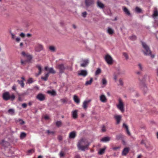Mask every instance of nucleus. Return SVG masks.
Returning <instances> with one entry per match:
<instances>
[{
  "label": "nucleus",
  "mask_w": 158,
  "mask_h": 158,
  "mask_svg": "<svg viewBox=\"0 0 158 158\" xmlns=\"http://www.w3.org/2000/svg\"><path fill=\"white\" fill-rule=\"evenodd\" d=\"M90 143V142L86 139H82L79 141L77 147L78 149L82 151H85L86 150L88 149Z\"/></svg>",
  "instance_id": "obj_1"
},
{
  "label": "nucleus",
  "mask_w": 158,
  "mask_h": 158,
  "mask_svg": "<svg viewBox=\"0 0 158 158\" xmlns=\"http://www.w3.org/2000/svg\"><path fill=\"white\" fill-rule=\"evenodd\" d=\"M142 44L144 49L143 51L144 55L146 56H150L152 58H154L155 56L152 54V51L149 46L145 43L143 42H142Z\"/></svg>",
  "instance_id": "obj_2"
},
{
  "label": "nucleus",
  "mask_w": 158,
  "mask_h": 158,
  "mask_svg": "<svg viewBox=\"0 0 158 158\" xmlns=\"http://www.w3.org/2000/svg\"><path fill=\"white\" fill-rule=\"evenodd\" d=\"M2 98L4 100L6 101L9 100L13 101L15 98V96L14 94H12L10 95L9 92H6L3 93Z\"/></svg>",
  "instance_id": "obj_3"
},
{
  "label": "nucleus",
  "mask_w": 158,
  "mask_h": 158,
  "mask_svg": "<svg viewBox=\"0 0 158 158\" xmlns=\"http://www.w3.org/2000/svg\"><path fill=\"white\" fill-rule=\"evenodd\" d=\"M117 108L122 113L124 111L123 103L121 99H118V104L117 105Z\"/></svg>",
  "instance_id": "obj_4"
},
{
  "label": "nucleus",
  "mask_w": 158,
  "mask_h": 158,
  "mask_svg": "<svg viewBox=\"0 0 158 158\" xmlns=\"http://www.w3.org/2000/svg\"><path fill=\"white\" fill-rule=\"evenodd\" d=\"M105 60L109 64H112L113 63V60L112 57L109 55L107 54L105 56Z\"/></svg>",
  "instance_id": "obj_5"
},
{
  "label": "nucleus",
  "mask_w": 158,
  "mask_h": 158,
  "mask_svg": "<svg viewBox=\"0 0 158 158\" xmlns=\"http://www.w3.org/2000/svg\"><path fill=\"white\" fill-rule=\"evenodd\" d=\"M21 54L22 55L25 57L27 58V60H26L28 62L30 61L32 59V56L31 55L28 54H26L24 52H22Z\"/></svg>",
  "instance_id": "obj_6"
},
{
  "label": "nucleus",
  "mask_w": 158,
  "mask_h": 158,
  "mask_svg": "<svg viewBox=\"0 0 158 158\" xmlns=\"http://www.w3.org/2000/svg\"><path fill=\"white\" fill-rule=\"evenodd\" d=\"M36 98L40 101H43L45 99L44 95L40 93L36 96Z\"/></svg>",
  "instance_id": "obj_7"
},
{
  "label": "nucleus",
  "mask_w": 158,
  "mask_h": 158,
  "mask_svg": "<svg viewBox=\"0 0 158 158\" xmlns=\"http://www.w3.org/2000/svg\"><path fill=\"white\" fill-rule=\"evenodd\" d=\"M88 73L87 71L86 70H81L78 72V75L79 76H82L85 77L87 75Z\"/></svg>",
  "instance_id": "obj_8"
},
{
  "label": "nucleus",
  "mask_w": 158,
  "mask_h": 158,
  "mask_svg": "<svg viewBox=\"0 0 158 158\" xmlns=\"http://www.w3.org/2000/svg\"><path fill=\"white\" fill-rule=\"evenodd\" d=\"M114 118L116 120V124H119L121 119V116L120 115H115L114 116Z\"/></svg>",
  "instance_id": "obj_9"
},
{
  "label": "nucleus",
  "mask_w": 158,
  "mask_h": 158,
  "mask_svg": "<svg viewBox=\"0 0 158 158\" xmlns=\"http://www.w3.org/2000/svg\"><path fill=\"white\" fill-rule=\"evenodd\" d=\"M57 68L59 69L60 72V73H63L65 69V68L64 67V64H63L58 65L57 66Z\"/></svg>",
  "instance_id": "obj_10"
},
{
  "label": "nucleus",
  "mask_w": 158,
  "mask_h": 158,
  "mask_svg": "<svg viewBox=\"0 0 158 158\" xmlns=\"http://www.w3.org/2000/svg\"><path fill=\"white\" fill-rule=\"evenodd\" d=\"M130 150V148L128 147H126L124 148L122 152V155L123 156H126L129 152Z\"/></svg>",
  "instance_id": "obj_11"
},
{
  "label": "nucleus",
  "mask_w": 158,
  "mask_h": 158,
  "mask_svg": "<svg viewBox=\"0 0 158 158\" xmlns=\"http://www.w3.org/2000/svg\"><path fill=\"white\" fill-rule=\"evenodd\" d=\"M43 46L40 44H37L35 48V51L37 52H39L43 50Z\"/></svg>",
  "instance_id": "obj_12"
},
{
  "label": "nucleus",
  "mask_w": 158,
  "mask_h": 158,
  "mask_svg": "<svg viewBox=\"0 0 158 158\" xmlns=\"http://www.w3.org/2000/svg\"><path fill=\"white\" fill-rule=\"evenodd\" d=\"M91 102V100L84 101L83 103L82 107L84 109H86L88 107V104Z\"/></svg>",
  "instance_id": "obj_13"
},
{
  "label": "nucleus",
  "mask_w": 158,
  "mask_h": 158,
  "mask_svg": "<svg viewBox=\"0 0 158 158\" xmlns=\"http://www.w3.org/2000/svg\"><path fill=\"white\" fill-rule=\"evenodd\" d=\"M94 0H85V3L87 6H89L94 3Z\"/></svg>",
  "instance_id": "obj_14"
},
{
  "label": "nucleus",
  "mask_w": 158,
  "mask_h": 158,
  "mask_svg": "<svg viewBox=\"0 0 158 158\" xmlns=\"http://www.w3.org/2000/svg\"><path fill=\"white\" fill-rule=\"evenodd\" d=\"M141 89L143 90L145 93H146L148 91V88L146 85L144 84H143L141 85Z\"/></svg>",
  "instance_id": "obj_15"
},
{
  "label": "nucleus",
  "mask_w": 158,
  "mask_h": 158,
  "mask_svg": "<svg viewBox=\"0 0 158 158\" xmlns=\"http://www.w3.org/2000/svg\"><path fill=\"white\" fill-rule=\"evenodd\" d=\"M83 63L81 64V66L82 67H85L89 63V60L87 59L84 60H82Z\"/></svg>",
  "instance_id": "obj_16"
},
{
  "label": "nucleus",
  "mask_w": 158,
  "mask_h": 158,
  "mask_svg": "<svg viewBox=\"0 0 158 158\" xmlns=\"http://www.w3.org/2000/svg\"><path fill=\"white\" fill-rule=\"evenodd\" d=\"M100 100L103 102H106L107 101V99L104 95H102L100 96Z\"/></svg>",
  "instance_id": "obj_17"
},
{
  "label": "nucleus",
  "mask_w": 158,
  "mask_h": 158,
  "mask_svg": "<svg viewBox=\"0 0 158 158\" xmlns=\"http://www.w3.org/2000/svg\"><path fill=\"white\" fill-rule=\"evenodd\" d=\"M77 112V110H75L72 112V117L74 119H76L77 118L78 115Z\"/></svg>",
  "instance_id": "obj_18"
},
{
  "label": "nucleus",
  "mask_w": 158,
  "mask_h": 158,
  "mask_svg": "<svg viewBox=\"0 0 158 158\" xmlns=\"http://www.w3.org/2000/svg\"><path fill=\"white\" fill-rule=\"evenodd\" d=\"M76 136V133L75 131H73L70 132L69 135V138L71 139L74 138Z\"/></svg>",
  "instance_id": "obj_19"
},
{
  "label": "nucleus",
  "mask_w": 158,
  "mask_h": 158,
  "mask_svg": "<svg viewBox=\"0 0 158 158\" xmlns=\"http://www.w3.org/2000/svg\"><path fill=\"white\" fill-rule=\"evenodd\" d=\"M110 137L108 136H106L103 138L101 139V141L103 142H107L110 140Z\"/></svg>",
  "instance_id": "obj_20"
},
{
  "label": "nucleus",
  "mask_w": 158,
  "mask_h": 158,
  "mask_svg": "<svg viewBox=\"0 0 158 158\" xmlns=\"http://www.w3.org/2000/svg\"><path fill=\"white\" fill-rule=\"evenodd\" d=\"M36 67L39 70V73L38 74H37L36 75V76H38L42 72V69L40 65H36Z\"/></svg>",
  "instance_id": "obj_21"
},
{
  "label": "nucleus",
  "mask_w": 158,
  "mask_h": 158,
  "mask_svg": "<svg viewBox=\"0 0 158 158\" xmlns=\"http://www.w3.org/2000/svg\"><path fill=\"white\" fill-rule=\"evenodd\" d=\"M73 100L74 102L77 103H79L80 102V100L79 99L76 95H74L73 96Z\"/></svg>",
  "instance_id": "obj_22"
},
{
  "label": "nucleus",
  "mask_w": 158,
  "mask_h": 158,
  "mask_svg": "<svg viewBox=\"0 0 158 158\" xmlns=\"http://www.w3.org/2000/svg\"><path fill=\"white\" fill-rule=\"evenodd\" d=\"M18 95V100L19 101H22V97H23L24 96L25 93H22L21 94L18 93L17 94Z\"/></svg>",
  "instance_id": "obj_23"
},
{
  "label": "nucleus",
  "mask_w": 158,
  "mask_h": 158,
  "mask_svg": "<svg viewBox=\"0 0 158 158\" xmlns=\"http://www.w3.org/2000/svg\"><path fill=\"white\" fill-rule=\"evenodd\" d=\"M123 127L126 129L127 134L129 135H130V133L129 131L128 127L127 126L125 123H124L123 124Z\"/></svg>",
  "instance_id": "obj_24"
},
{
  "label": "nucleus",
  "mask_w": 158,
  "mask_h": 158,
  "mask_svg": "<svg viewBox=\"0 0 158 158\" xmlns=\"http://www.w3.org/2000/svg\"><path fill=\"white\" fill-rule=\"evenodd\" d=\"M49 76V73H46L44 77H42L41 79L45 81H46L48 80V77Z\"/></svg>",
  "instance_id": "obj_25"
},
{
  "label": "nucleus",
  "mask_w": 158,
  "mask_h": 158,
  "mask_svg": "<svg viewBox=\"0 0 158 158\" xmlns=\"http://www.w3.org/2000/svg\"><path fill=\"white\" fill-rule=\"evenodd\" d=\"M107 32L109 34L112 35L114 33V31L113 30L108 27V28Z\"/></svg>",
  "instance_id": "obj_26"
},
{
  "label": "nucleus",
  "mask_w": 158,
  "mask_h": 158,
  "mask_svg": "<svg viewBox=\"0 0 158 158\" xmlns=\"http://www.w3.org/2000/svg\"><path fill=\"white\" fill-rule=\"evenodd\" d=\"M123 10L124 12L127 15H130V13L129 11L126 7H124L123 8Z\"/></svg>",
  "instance_id": "obj_27"
},
{
  "label": "nucleus",
  "mask_w": 158,
  "mask_h": 158,
  "mask_svg": "<svg viewBox=\"0 0 158 158\" xmlns=\"http://www.w3.org/2000/svg\"><path fill=\"white\" fill-rule=\"evenodd\" d=\"M93 81V79L92 78H91L90 79V80L89 81H87L85 83V85H90Z\"/></svg>",
  "instance_id": "obj_28"
},
{
  "label": "nucleus",
  "mask_w": 158,
  "mask_h": 158,
  "mask_svg": "<svg viewBox=\"0 0 158 158\" xmlns=\"http://www.w3.org/2000/svg\"><path fill=\"white\" fill-rule=\"evenodd\" d=\"M97 4L98 6L101 8H103L104 7V6L103 4L99 1H98Z\"/></svg>",
  "instance_id": "obj_29"
},
{
  "label": "nucleus",
  "mask_w": 158,
  "mask_h": 158,
  "mask_svg": "<svg viewBox=\"0 0 158 158\" xmlns=\"http://www.w3.org/2000/svg\"><path fill=\"white\" fill-rule=\"evenodd\" d=\"M17 82L20 85L22 88H23L24 87V83L23 81H20L18 80L17 81Z\"/></svg>",
  "instance_id": "obj_30"
},
{
  "label": "nucleus",
  "mask_w": 158,
  "mask_h": 158,
  "mask_svg": "<svg viewBox=\"0 0 158 158\" xmlns=\"http://www.w3.org/2000/svg\"><path fill=\"white\" fill-rule=\"evenodd\" d=\"M49 73H51L54 74L56 73V72L52 68L49 69Z\"/></svg>",
  "instance_id": "obj_31"
},
{
  "label": "nucleus",
  "mask_w": 158,
  "mask_h": 158,
  "mask_svg": "<svg viewBox=\"0 0 158 158\" xmlns=\"http://www.w3.org/2000/svg\"><path fill=\"white\" fill-rule=\"evenodd\" d=\"M123 138V135L122 134H119L116 135V139L117 140L122 139Z\"/></svg>",
  "instance_id": "obj_32"
},
{
  "label": "nucleus",
  "mask_w": 158,
  "mask_h": 158,
  "mask_svg": "<svg viewBox=\"0 0 158 158\" xmlns=\"http://www.w3.org/2000/svg\"><path fill=\"white\" fill-rule=\"evenodd\" d=\"M8 112L11 115H13L15 113V110L13 109H9L8 111Z\"/></svg>",
  "instance_id": "obj_33"
},
{
  "label": "nucleus",
  "mask_w": 158,
  "mask_h": 158,
  "mask_svg": "<svg viewBox=\"0 0 158 158\" xmlns=\"http://www.w3.org/2000/svg\"><path fill=\"white\" fill-rule=\"evenodd\" d=\"M26 134L24 132H22L20 135V138L22 139L26 137Z\"/></svg>",
  "instance_id": "obj_34"
},
{
  "label": "nucleus",
  "mask_w": 158,
  "mask_h": 158,
  "mask_svg": "<svg viewBox=\"0 0 158 158\" xmlns=\"http://www.w3.org/2000/svg\"><path fill=\"white\" fill-rule=\"evenodd\" d=\"M106 148L101 149L99 151L98 153L100 155H102L104 153Z\"/></svg>",
  "instance_id": "obj_35"
},
{
  "label": "nucleus",
  "mask_w": 158,
  "mask_h": 158,
  "mask_svg": "<svg viewBox=\"0 0 158 158\" xmlns=\"http://www.w3.org/2000/svg\"><path fill=\"white\" fill-rule=\"evenodd\" d=\"M56 126L59 127L61 126L62 122L61 121H57L56 122Z\"/></svg>",
  "instance_id": "obj_36"
},
{
  "label": "nucleus",
  "mask_w": 158,
  "mask_h": 158,
  "mask_svg": "<svg viewBox=\"0 0 158 158\" xmlns=\"http://www.w3.org/2000/svg\"><path fill=\"white\" fill-rule=\"evenodd\" d=\"M102 83L103 85H106L107 83V81L105 78H103L102 80Z\"/></svg>",
  "instance_id": "obj_37"
},
{
  "label": "nucleus",
  "mask_w": 158,
  "mask_h": 158,
  "mask_svg": "<svg viewBox=\"0 0 158 158\" xmlns=\"http://www.w3.org/2000/svg\"><path fill=\"white\" fill-rule=\"evenodd\" d=\"M35 152V150L33 149H32L30 150H29L28 151H27V154H31L33 152Z\"/></svg>",
  "instance_id": "obj_38"
},
{
  "label": "nucleus",
  "mask_w": 158,
  "mask_h": 158,
  "mask_svg": "<svg viewBox=\"0 0 158 158\" xmlns=\"http://www.w3.org/2000/svg\"><path fill=\"white\" fill-rule=\"evenodd\" d=\"M49 49L52 52H54L55 50V47L53 46H50L49 47Z\"/></svg>",
  "instance_id": "obj_39"
},
{
  "label": "nucleus",
  "mask_w": 158,
  "mask_h": 158,
  "mask_svg": "<svg viewBox=\"0 0 158 158\" xmlns=\"http://www.w3.org/2000/svg\"><path fill=\"white\" fill-rule=\"evenodd\" d=\"M101 73V70L100 69H98L96 71L95 74V75H98Z\"/></svg>",
  "instance_id": "obj_40"
},
{
  "label": "nucleus",
  "mask_w": 158,
  "mask_h": 158,
  "mask_svg": "<svg viewBox=\"0 0 158 158\" xmlns=\"http://www.w3.org/2000/svg\"><path fill=\"white\" fill-rule=\"evenodd\" d=\"M130 39L133 40H135L136 39V37L135 35H133L129 37Z\"/></svg>",
  "instance_id": "obj_41"
},
{
  "label": "nucleus",
  "mask_w": 158,
  "mask_h": 158,
  "mask_svg": "<svg viewBox=\"0 0 158 158\" xmlns=\"http://www.w3.org/2000/svg\"><path fill=\"white\" fill-rule=\"evenodd\" d=\"M153 15L154 17H156L158 16V12L156 10L154 11Z\"/></svg>",
  "instance_id": "obj_42"
},
{
  "label": "nucleus",
  "mask_w": 158,
  "mask_h": 158,
  "mask_svg": "<svg viewBox=\"0 0 158 158\" xmlns=\"http://www.w3.org/2000/svg\"><path fill=\"white\" fill-rule=\"evenodd\" d=\"M135 10L137 12L140 13L141 12V10L140 8H139L138 7H137L135 8Z\"/></svg>",
  "instance_id": "obj_43"
},
{
  "label": "nucleus",
  "mask_w": 158,
  "mask_h": 158,
  "mask_svg": "<svg viewBox=\"0 0 158 158\" xmlns=\"http://www.w3.org/2000/svg\"><path fill=\"white\" fill-rule=\"evenodd\" d=\"M27 62H28L26 60H21V64L25 65Z\"/></svg>",
  "instance_id": "obj_44"
},
{
  "label": "nucleus",
  "mask_w": 158,
  "mask_h": 158,
  "mask_svg": "<svg viewBox=\"0 0 158 158\" xmlns=\"http://www.w3.org/2000/svg\"><path fill=\"white\" fill-rule=\"evenodd\" d=\"M123 55L124 56L127 60L128 59V56L127 53L124 52L123 53Z\"/></svg>",
  "instance_id": "obj_45"
},
{
  "label": "nucleus",
  "mask_w": 158,
  "mask_h": 158,
  "mask_svg": "<svg viewBox=\"0 0 158 158\" xmlns=\"http://www.w3.org/2000/svg\"><path fill=\"white\" fill-rule=\"evenodd\" d=\"M33 82L32 78H29L27 80V82L29 84H31Z\"/></svg>",
  "instance_id": "obj_46"
},
{
  "label": "nucleus",
  "mask_w": 158,
  "mask_h": 158,
  "mask_svg": "<svg viewBox=\"0 0 158 158\" xmlns=\"http://www.w3.org/2000/svg\"><path fill=\"white\" fill-rule=\"evenodd\" d=\"M87 15V13L85 11L82 13V16L84 18H85Z\"/></svg>",
  "instance_id": "obj_47"
},
{
  "label": "nucleus",
  "mask_w": 158,
  "mask_h": 158,
  "mask_svg": "<svg viewBox=\"0 0 158 158\" xmlns=\"http://www.w3.org/2000/svg\"><path fill=\"white\" fill-rule=\"evenodd\" d=\"M48 92L51 94L52 95H54L56 94V92L54 91H48Z\"/></svg>",
  "instance_id": "obj_48"
},
{
  "label": "nucleus",
  "mask_w": 158,
  "mask_h": 158,
  "mask_svg": "<svg viewBox=\"0 0 158 158\" xmlns=\"http://www.w3.org/2000/svg\"><path fill=\"white\" fill-rule=\"evenodd\" d=\"M19 122H20V124L21 125L25 123V122L23 120L19 119Z\"/></svg>",
  "instance_id": "obj_49"
},
{
  "label": "nucleus",
  "mask_w": 158,
  "mask_h": 158,
  "mask_svg": "<svg viewBox=\"0 0 158 158\" xmlns=\"http://www.w3.org/2000/svg\"><path fill=\"white\" fill-rule=\"evenodd\" d=\"M60 157H63L64 156V153L63 152H61L60 153Z\"/></svg>",
  "instance_id": "obj_50"
},
{
  "label": "nucleus",
  "mask_w": 158,
  "mask_h": 158,
  "mask_svg": "<svg viewBox=\"0 0 158 158\" xmlns=\"http://www.w3.org/2000/svg\"><path fill=\"white\" fill-rule=\"evenodd\" d=\"M12 89L13 90L16 91V86L15 84H14L12 88Z\"/></svg>",
  "instance_id": "obj_51"
},
{
  "label": "nucleus",
  "mask_w": 158,
  "mask_h": 158,
  "mask_svg": "<svg viewBox=\"0 0 158 158\" xmlns=\"http://www.w3.org/2000/svg\"><path fill=\"white\" fill-rule=\"evenodd\" d=\"M47 132L48 133V134H53L54 133V131H51L49 130H47Z\"/></svg>",
  "instance_id": "obj_52"
},
{
  "label": "nucleus",
  "mask_w": 158,
  "mask_h": 158,
  "mask_svg": "<svg viewBox=\"0 0 158 158\" xmlns=\"http://www.w3.org/2000/svg\"><path fill=\"white\" fill-rule=\"evenodd\" d=\"M102 131L103 132H105L106 131V127L104 126H103L102 129Z\"/></svg>",
  "instance_id": "obj_53"
},
{
  "label": "nucleus",
  "mask_w": 158,
  "mask_h": 158,
  "mask_svg": "<svg viewBox=\"0 0 158 158\" xmlns=\"http://www.w3.org/2000/svg\"><path fill=\"white\" fill-rule=\"evenodd\" d=\"M22 106L23 108H26L27 106V104L25 103H23L22 105Z\"/></svg>",
  "instance_id": "obj_54"
},
{
  "label": "nucleus",
  "mask_w": 158,
  "mask_h": 158,
  "mask_svg": "<svg viewBox=\"0 0 158 158\" xmlns=\"http://www.w3.org/2000/svg\"><path fill=\"white\" fill-rule=\"evenodd\" d=\"M119 82L120 85H123V82L122 79H120L119 80Z\"/></svg>",
  "instance_id": "obj_55"
},
{
  "label": "nucleus",
  "mask_w": 158,
  "mask_h": 158,
  "mask_svg": "<svg viewBox=\"0 0 158 158\" xmlns=\"http://www.w3.org/2000/svg\"><path fill=\"white\" fill-rule=\"evenodd\" d=\"M138 65V66L139 67L140 69L142 70L143 69V67L141 64H139Z\"/></svg>",
  "instance_id": "obj_56"
},
{
  "label": "nucleus",
  "mask_w": 158,
  "mask_h": 158,
  "mask_svg": "<svg viewBox=\"0 0 158 158\" xmlns=\"http://www.w3.org/2000/svg\"><path fill=\"white\" fill-rule=\"evenodd\" d=\"M120 148V147H114L113 148V149L114 150H116Z\"/></svg>",
  "instance_id": "obj_57"
},
{
  "label": "nucleus",
  "mask_w": 158,
  "mask_h": 158,
  "mask_svg": "<svg viewBox=\"0 0 158 158\" xmlns=\"http://www.w3.org/2000/svg\"><path fill=\"white\" fill-rule=\"evenodd\" d=\"M20 36L22 38H24L25 37V34L23 33H22L20 34Z\"/></svg>",
  "instance_id": "obj_58"
},
{
  "label": "nucleus",
  "mask_w": 158,
  "mask_h": 158,
  "mask_svg": "<svg viewBox=\"0 0 158 158\" xmlns=\"http://www.w3.org/2000/svg\"><path fill=\"white\" fill-rule=\"evenodd\" d=\"M11 35L12 38L13 39H14L15 38V35L12 33H11Z\"/></svg>",
  "instance_id": "obj_59"
},
{
  "label": "nucleus",
  "mask_w": 158,
  "mask_h": 158,
  "mask_svg": "<svg viewBox=\"0 0 158 158\" xmlns=\"http://www.w3.org/2000/svg\"><path fill=\"white\" fill-rule=\"evenodd\" d=\"M75 158H80V156L79 155L77 154L75 156Z\"/></svg>",
  "instance_id": "obj_60"
},
{
  "label": "nucleus",
  "mask_w": 158,
  "mask_h": 158,
  "mask_svg": "<svg viewBox=\"0 0 158 158\" xmlns=\"http://www.w3.org/2000/svg\"><path fill=\"white\" fill-rule=\"evenodd\" d=\"M20 38H17L16 39V41L17 42H19V41H20Z\"/></svg>",
  "instance_id": "obj_61"
},
{
  "label": "nucleus",
  "mask_w": 158,
  "mask_h": 158,
  "mask_svg": "<svg viewBox=\"0 0 158 158\" xmlns=\"http://www.w3.org/2000/svg\"><path fill=\"white\" fill-rule=\"evenodd\" d=\"M7 142H5L4 140H2L1 143V144L2 145H3L4 143H6Z\"/></svg>",
  "instance_id": "obj_62"
},
{
  "label": "nucleus",
  "mask_w": 158,
  "mask_h": 158,
  "mask_svg": "<svg viewBox=\"0 0 158 158\" xmlns=\"http://www.w3.org/2000/svg\"><path fill=\"white\" fill-rule=\"evenodd\" d=\"M44 118L45 119H48L49 118V117L48 116H44Z\"/></svg>",
  "instance_id": "obj_63"
},
{
  "label": "nucleus",
  "mask_w": 158,
  "mask_h": 158,
  "mask_svg": "<svg viewBox=\"0 0 158 158\" xmlns=\"http://www.w3.org/2000/svg\"><path fill=\"white\" fill-rule=\"evenodd\" d=\"M48 68V66H46L44 68V69L46 71H47L48 70H49Z\"/></svg>",
  "instance_id": "obj_64"
}]
</instances>
